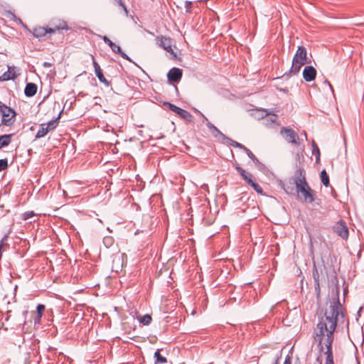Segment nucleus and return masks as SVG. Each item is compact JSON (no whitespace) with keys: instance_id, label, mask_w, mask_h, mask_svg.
<instances>
[{"instance_id":"nucleus-1","label":"nucleus","mask_w":364,"mask_h":364,"mask_svg":"<svg viewBox=\"0 0 364 364\" xmlns=\"http://www.w3.org/2000/svg\"><path fill=\"white\" fill-rule=\"evenodd\" d=\"M339 316L343 317L344 314L339 296L337 295L336 299L331 302L324 316L320 318L314 333V338L318 343L320 350H323V346L326 348L325 363L333 362L332 343Z\"/></svg>"},{"instance_id":"nucleus-2","label":"nucleus","mask_w":364,"mask_h":364,"mask_svg":"<svg viewBox=\"0 0 364 364\" xmlns=\"http://www.w3.org/2000/svg\"><path fill=\"white\" fill-rule=\"evenodd\" d=\"M295 186L298 198L305 203H311L314 201V191L309 186L305 176V171L299 169L296 173Z\"/></svg>"},{"instance_id":"nucleus-3","label":"nucleus","mask_w":364,"mask_h":364,"mask_svg":"<svg viewBox=\"0 0 364 364\" xmlns=\"http://www.w3.org/2000/svg\"><path fill=\"white\" fill-rule=\"evenodd\" d=\"M307 52L304 46H300L298 47L297 50L293 58L292 65L290 68V73L293 75L297 74L301 67L307 63Z\"/></svg>"},{"instance_id":"nucleus-4","label":"nucleus","mask_w":364,"mask_h":364,"mask_svg":"<svg viewBox=\"0 0 364 364\" xmlns=\"http://www.w3.org/2000/svg\"><path fill=\"white\" fill-rule=\"evenodd\" d=\"M0 112L2 116L1 124L10 126L14 124L16 115L14 109L0 101Z\"/></svg>"},{"instance_id":"nucleus-5","label":"nucleus","mask_w":364,"mask_h":364,"mask_svg":"<svg viewBox=\"0 0 364 364\" xmlns=\"http://www.w3.org/2000/svg\"><path fill=\"white\" fill-rule=\"evenodd\" d=\"M280 134L288 143L296 146L300 145L299 135L293 129L283 127L280 129Z\"/></svg>"},{"instance_id":"nucleus-6","label":"nucleus","mask_w":364,"mask_h":364,"mask_svg":"<svg viewBox=\"0 0 364 364\" xmlns=\"http://www.w3.org/2000/svg\"><path fill=\"white\" fill-rule=\"evenodd\" d=\"M156 43L159 47L176 56V54L172 48V40L170 37L162 35L158 36L156 38Z\"/></svg>"},{"instance_id":"nucleus-7","label":"nucleus","mask_w":364,"mask_h":364,"mask_svg":"<svg viewBox=\"0 0 364 364\" xmlns=\"http://www.w3.org/2000/svg\"><path fill=\"white\" fill-rule=\"evenodd\" d=\"M50 26L48 27V32L50 34H53L57 31H60L63 30L67 31L69 28L67 23L61 19L53 20L50 23Z\"/></svg>"},{"instance_id":"nucleus-8","label":"nucleus","mask_w":364,"mask_h":364,"mask_svg":"<svg viewBox=\"0 0 364 364\" xmlns=\"http://www.w3.org/2000/svg\"><path fill=\"white\" fill-rule=\"evenodd\" d=\"M102 40L105 43H107L110 47L112 52H114V53L119 54L120 56L124 59L127 60L129 62H132L131 58L121 50V48L119 46L116 45L114 43H113L107 36H103Z\"/></svg>"},{"instance_id":"nucleus-9","label":"nucleus","mask_w":364,"mask_h":364,"mask_svg":"<svg viewBox=\"0 0 364 364\" xmlns=\"http://www.w3.org/2000/svg\"><path fill=\"white\" fill-rule=\"evenodd\" d=\"M333 229L335 232H336L342 238H348L349 233L348 229L343 221L341 220L337 223L333 227Z\"/></svg>"},{"instance_id":"nucleus-10","label":"nucleus","mask_w":364,"mask_h":364,"mask_svg":"<svg viewBox=\"0 0 364 364\" xmlns=\"http://www.w3.org/2000/svg\"><path fill=\"white\" fill-rule=\"evenodd\" d=\"M92 64L93 67L95 68V74L100 80V82L104 83L105 85L108 86L109 85V82L105 77L102 71L100 68V65L97 63V61L95 59V57L92 55Z\"/></svg>"},{"instance_id":"nucleus-11","label":"nucleus","mask_w":364,"mask_h":364,"mask_svg":"<svg viewBox=\"0 0 364 364\" xmlns=\"http://www.w3.org/2000/svg\"><path fill=\"white\" fill-rule=\"evenodd\" d=\"M46 306L43 304H38L36 307L35 312H31L33 315L34 326H39L41 324V318L45 311Z\"/></svg>"},{"instance_id":"nucleus-12","label":"nucleus","mask_w":364,"mask_h":364,"mask_svg":"<svg viewBox=\"0 0 364 364\" xmlns=\"http://www.w3.org/2000/svg\"><path fill=\"white\" fill-rule=\"evenodd\" d=\"M316 76V70L312 65H307L303 70V77L306 82H311Z\"/></svg>"},{"instance_id":"nucleus-13","label":"nucleus","mask_w":364,"mask_h":364,"mask_svg":"<svg viewBox=\"0 0 364 364\" xmlns=\"http://www.w3.org/2000/svg\"><path fill=\"white\" fill-rule=\"evenodd\" d=\"M182 74V70L180 68H173L168 73L167 77L169 80L178 82L181 80Z\"/></svg>"},{"instance_id":"nucleus-14","label":"nucleus","mask_w":364,"mask_h":364,"mask_svg":"<svg viewBox=\"0 0 364 364\" xmlns=\"http://www.w3.org/2000/svg\"><path fill=\"white\" fill-rule=\"evenodd\" d=\"M203 117L207 122L206 126L214 136H220L225 138V135L213 124L210 122L204 115H203Z\"/></svg>"},{"instance_id":"nucleus-15","label":"nucleus","mask_w":364,"mask_h":364,"mask_svg":"<svg viewBox=\"0 0 364 364\" xmlns=\"http://www.w3.org/2000/svg\"><path fill=\"white\" fill-rule=\"evenodd\" d=\"M48 27H36L33 31V35L36 38H42L46 36L47 33H49L48 32Z\"/></svg>"},{"instance_id":"nucleus-16","label":"nucleus","mask_w":364,"mask_h":364,"mask_svg":"<svg viewBox=\"0 0 364 364\" xmlns=\"http://www.w3.org/2000/svg\"><path fill=\"white\" fill-rule=\"evenodd\" d=\"M37 85L34 83L30 82L26 85L24 93L27 97H33L36 94Z\"/></svg>"},{"instance_id":"nucleus-17","label":"nucleus","mask_w":364,"mask_h":364,"mask_svg":"<svg viewBox=\"0 0 364 364\" xmlns=\"http://www.w3.org/2000/svg\"><path fill=\"white\" fill-rule=\"evenodd\" d=\"M16 76L17 75L15 73L14 68L9 67L8 70L1 75V80H3V81L14 80Z\"/></svg>"},{"instance_id":"nucleus-18","label":"nucleus","mask_w":364,"mask_h":364,"mask_svg":"<svg viewBox=\"0 0 364 364\" xmlns=\"http://www.w3.org/2000/svg\"><path fill=\"white\" fill-rule=\"evenodd\" d=\"M13 135V134H10L0 136V149L10 144Z\"/></svg>"},{"instance_id":"nucleus-19","label":"nucleus","mask_w":364,"mask_h":364,"mask_svg":"<svg viewBox=\"0 0 364 364\" xmlns=\"http://www.w3.org/2000/svg\"><path fill=\"white\" fill-rule=\"evenodd\" d=\"M154 364H164L167 359L160 353V350H157L154 353Z\"/></svg>"},{"instance_id":"nucleus-20","label":"nucleus","mask_w":364,"mask_h":364,"mask_svg":"<svg viewBox=\"0 0 364 364\" xmlns=\"http://www.w3.org/2000/svg\"><path fill=\"white\" fill-rule=\"evenodd\" d=\"M49 132L48 131V128L46 127V124H41L40 125V129L37 132L36 134V139H40L44 137Z\"/></svg>"},{"instance_id":"nucleus-21","label":"nucleus","mask_w":364,"mask_h":364,"mask_svg":"<svg viewBox=\"0 0 364 364\" xmlns=\"http://www.w3.org/2000/svg\"><path fill=\"white\" fill-rule=\"evenodd\" d=\"M178 116L188 122H192L193 121V115L187 110L182 109Z\"/></svg>"},{"instance_id":"nucleus-22","label":"nucleus","mask_w":364,"mask_h":364,"mask_svg":"<svg viewBox=\"0 0 364 364\" xmlns=\"http://www.w3.org/2000/svg\"><path fill=\"white\" fill-rule=\"evenodd\" d=\"M244 151L247 154L248 157L254 162V164L255 165H257V166L261 165V163L259 162L258 159L255 156V154L248 148L245 149V150Z\"/></svg>"},{"instance_id":"nucleus-23","label":"nucleus","mask_w":364,"mask_h":364,"mask_svg":"<svg viewBox=\"0 0 364 364\" xmlns=\"http://www.w3.org/2000/svg\"><path fill=\"white\" fill-rule=\"evenodd\" d=\"M164 105L166 107H167L170 110L174 112L175 113H176L178 115L180 114L181 112L182 111L183 109H181V107L173 105V104H171L170 102H165L164 103Z\"/></svg>"},{"instance_id":"nucleus-24","label":"nucleus","mask_w":364,"mask_h":364,"mask_svg":"<svg viewBox=\"0 0 364 364\" xmlns=\"http://www.w3.org/2000/svg\"><path fill=\"white\" fill-rule=\"evenodd\" d=\"M59 117L55 119L50 120L48 123L46 124V127L48 128V131H52L56 128L58 124Z\"/></svg>"},{"instance_id":"nucleus-25","label":"nucleus","mask_w":364,"mask_h":364,"mask_svg":"<svg viewBox=\"0 0 364 364\" xmlns=\"http://www.w3.org/2000/svg\"><path fill=\"white\" fill-rule=\"evenodd\" d=\"M312 147H313L312 154L316 156V162H318L320 160V155H321L319 148L317 146V144L315 143V141L312 142Z\"/></svg>"},{"instance_id":"nucleus-26","label":"nucleus","mask_w":364,"mask_h":364,"mask_svg":"<svg viewBox=\"0 0 364 364\" xmlns=\"http://www.w3.org/2000/svg\"><path fill=\"white\" fill-rule=\"evenodd\" d=\"M321 180L326 187H328L329 186V178L326 170H323L321 172Z\"/></svg>"},{"instance_id":"nucleus-27","label":"nucleus","mask_w":364,"mask_h":364,"mask_svg":"<svg viewBox=\"0 0 364 364\" xmlns=\"http://www.w3.org/2000/svg\"><path fill=\"white\" fill-rule=\"evenodd\" d=\"M35 215H36V213L33 210H29V211H26V212L22 213L21 215V218L23 220H27L33 218Z\"/></svg>"},{"instance_id":"nucleus-28","label":"nucleus","mask_w":364,"mask_h":364,"mask_svg":"<svg viewBox=\"0 0 364 364\" xmlns=\"http://www.w3.org/2000/svg\"><path fill=\"white\" fill-rule=\"evenodd\" d=\"M235 169L237 171V172L240 174L242 178L244 179L247 178V176L248 175V172H247L245 169H243L242 167H240L238 164H236L235 166Z\"/></svg>"},{"instance_id":"nucleus-29","label":"nucleus","mask_w":364,"mask_h":364,"mask_svg":"<svg viewBox=\"0 0 364 364\" xmlns=\"http://www.w3.org/2000/svg\"><path fill=\"white\" fill-rule=\"evenodd\" d=\"M229 141H230V144L233 146V147H236V148H239L240 149H242V150H245V149H247L246 146H245L243 144L236 141H234L232 139H228Z\"/></svg>"},{"instance_id":"nucleus-30","label":"nucleus","mask_w":364,"mask_h":364,"mask_svg":"<svg viewBox=\"0 0 364 364\" xmlns=\"http://www.w3.org/2000/svg\"><path fill=\"white\" fill-rule=\"evenodd\" d=\"M250 186L251 187H252V188L259 194H262L263 193V189L257 183H255V181H253L252 183H251L250 184Z\"/></svg>"},{"instance_id":"nucleus-31","label":"nucleus","mask_w":364,"mask_h":364,"mask_svg":"<svg viewBox=\"0 0 364 364\" xmlns=\"http://www.w3.org/2000/svg\"><path fill=\"white\" fill-rule=\"evenodd\" d=\"M139 321L144 325H149L151 321V317L150 315L146 314L139 319Z\"/></svg>"},{"instance_id":"nucleus-32","label":"nucleus","mask_w":364,"mask_h":364,"mask_svg":"<svg viewBox=\"0 0 364 364\" xmlns=\"http://www.w3.org/2000/svg\"><path fill=\"white\" fill-rule=\"evenodd\" d=\"M8 168V160L6 159H0V172Z\"/></svg>"},{"instance_id":"nucleus-33","label":"nucleus","mask_w":364,"mask_h":364,"mask_svg":"<svg viewBox=\"0 0 364 364\" xmlns=\"http://www.w3.org/2000/svg\"><path fill=\"white\" fill-rule=\"evenodd\" d=\"M312 275H313L314 283L319 282V274H318V269H316V267H314V268L313 269Z\"/></svg>"},{"instance_id":"nucleus-34","label":"nucleus","mask_w":364,"mask_h":364,"mask_svg":"<svg viewBox=\"0 0 364 364\" xmlns=\"http://www.w3.org/2000/svg\"><path fill=\"white\" fill-rule=\"evenodd\" d=\"M314 287H315V291H316V293L317 294V296H320V293H321V289H320L319 282L314 283Z\"/></svg>"},{"instance_id":"nucleus-35","label":"nucleus","mask_w":364,"mask_h":364,"mask_svg":"<svg viewBox=\"0 0 364 364\" xmlns=\"http://www.w3.org/2000/svg\"><path fill=\"white\" fill-rule=\"evenodd\" d=\"M252 178V174L249 173L248 175L247 176V178H244V180L247 182L248 185H250L251 183L254 181Z\"/></svg>"},{"instance_id":"nucleus-36","label":"nucleus","mask_w":364,"mask_h":364,"mask_svg":"<svg viewBox=\"0 0 364 364\" xmlns=\"http://www.w3.org/2000/svg\"><path fill=\"white\" fill-rule=\"evenodd\" d=\"M191 5H192V4L191 1H186L185 2V8H186L187 12L191 11Z\"/></svg>"},{"instance_id":"nucleus-37","label":"nucleus","mask_w":364,"mask_h":364,"mask_svg":"<svg viewBox=\"0 0 364 364\" xmlns=\"http://www.w3.org/2000/svg\"><path fill=\"white\" fill-rule=\"evenodd\" d=\"M283 364H291V358L289 355H287Z\"/></svg>"},{"instance_id":"nucleus-38","label":"nucleus","mask_w":364,"mask_h":364,"mask_svg":"<svg viewBox=\"0 0 364 364\" xmlns=\"http://www.w3.org/2000/svg\"><path fill=\"white\" fill-rule=\"evenodd\" d=\"M280 359V355H277L274 361L272 364H279Z\"/></svg>"},{"instance_id":"nucleus-39","label":"nucleus","mask_w":364,"mask_h":364,"mask_svg":"<svg viewBox=\"0 0 364 364\" xmlns=\"http://www.w3.org/2000/svg\"><path fill=\"white\" fill-rule=\"evenodd\" d=\"M119 2H120V5L123 7V9L125 11V12L127 13V8H126L125 5L122 2L121 0H119Z\"/></svg>"},{"instance_id":"nucleus-40","label":"nucleus","mask_w":364,"mask_h":364,"mask_svg":"<svg viewBox=\"0 0 364 364\" xmlns=\"http://www.w3.org/2000/svg\"><path fill=\"white\" fill-rule=\"evenodd\" d=\"M50 65H51V64H50V63H47V62H45V63H43V66H44L45 68H48V67H50Z\"/></svg>"},{"instance_id":"nucleus-41","label":"nucleus","mask_w":364,"mask_h":364,"mask_svg":"<svg viewBox=\"0 0 364 364\" xmlns=\"http://www.w3.org/2000/svg\"><path fill=\"white\" fill-rule=\"evenodd\" d=\"M276 119H277V116L276 115H273V117L271 118L272 122H275Z\"/></svg>"},{"instance_id":"nucleus-42","label":"nucleus","mask_w":364,"mask_h":364,"mask_svg":"<svg viewBox=\"0 0 364 364\" xmlns=\"http://www.w3.org/2000/svg\"><path fill=\"white\" fill-rule=\"evenodd\" d=\"M107 241H110L111 242L112 241V238H110V237L105 238L104 242H106Z\"/></svg>"},{"instance_id":"nucleus-43","label":"nucleus","mask_w":364,"mask_h":364,"mask_svg":"<svg viewBox=\"0 0 364 364\" xmlns=\"http://www.w3.org/2000/svg\"><path fill=\"white\" fill-rule=\"evenodd\" d=\"M325 82H326V84H328V85H329V87L332 89V86H331V85L330 84L329 81L326 80V81H325Z\"/></svg>"},{"instance_id":"nucleus-44","label":"nucleus","mask_w":364,"mask_h":364,"mask_svg":"<svg viewBox=\"0 0 364 364\" xmlns=\"http://www.w3.org/2000/svg\"><path fill=\"white\" fill-rule=\"evenodd\" d=\"M325 364H334L333 362L331 363H325Z\"/></svg>"},{"instance_id":"nucleus-45","label":"nucleus","mask_w":364,"mask_h":364,"mask_svg":"<svg viewBox=\"0 0 364 364\" xmlns=\"http://www.w3.org/2000/svg\"><path fill=\"white\" fill-rule=\"evenodd\" d=\"M0 81H3V80H1V75H0Z\"/></svg>"}]
</instances>
